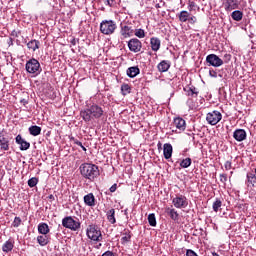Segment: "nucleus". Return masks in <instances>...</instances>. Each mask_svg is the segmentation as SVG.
<instances>
[{
    "label": "nucleus",
    "mask_w": 256,
    "mask_h": 256,
    "mask_svg": "<svg viewBox=\"0 0 256 256\" xmlns=\"http://www.w3.org/2000/svg\"><path fill=\"white\" fill-rule=\"evenodd\" d=\"M231 17L234 21H241V19H243V12L236 10L232 12Z\"/></svg>",
    "instance_id": "cd10ccee"
},
{
    "label": "nucleus",
    "mask_w": 256,
    "mask_h": 256,
    "mask_svg": "<svg viewBox=\"0 0 256 256\" xmlns=\"http://www.w3.org/2000/svg\"><path fill=\"white\" fill-rule=\"evenodd\" d=\"M148 223L151 227H155L157 225V219L155 218V214L148 215Z\"/></svg>",
    "instance_id": "c756f323"
},
{
    "label": "nucleus",
    "mask_w": 256,
    "mask_h": 256,
    "mask_svg": "<svg viewBox=\"0 0 256 256\" xmlns=\"http://www.w3.org/2000/svg\"><path fill=\"white\" fill-rule=\"evenodd\" d=\"M173 125L178 131H185V120L183 118H175Z\"/></svg>",
    "instance_id": "4468645a"
},
{
    "label": "nucleus",
    "mask_w": 256,
    "mask_h": 256,
    "mask_svg": "<svg viewBox=\"0 0 256 256\" xmlns=\"http://www.w3.org/2000/svg\"><path fill=\"white\" fill-rule=\"evenodd\" d=\"M158 71H160V73H165L167 71H169V67H171V64L169 63V61L167 60H163L158 64Z\"/></svg>",
    "instance_id": "2eb2a0df"
},
{
    "label": "nucleus",
    "mask_w": 256,
    "mask_h": 256,
    "mask_svg": "<svg viewBox=\"0 0 256 256\" xmlns=\"http://www.w3.org/2000/svg\"><path fill=\"white\" fill-rule=\"evenodd\" d=\"M135 35L139 39H143V38H145V30H143V29H136L135 30Z\"/></svg>",
    "instance_id": "473e14b6"
},
{
    "label": "nucleus",
    "mask_w": 256,
    "mask_h": 256,
    "mask_svg": "<svg viewBox=\"0 0 256 256\" xmlns=\"http://www.w3.org/2000/svg\"><path fill=\"white\" fill-rule=\"evenodd\" d=\"M221 119H223V115L219 111H212L206 116V121L209 125H217Z\"/></svg>",
    "instance_id": "0eeeda50"
},
{
    "label": "nucleus",
    "mask_w": 256,
    "mask_h": 256,
    "mask_svg": "<svg viewBox=\"0 0 256 256\" xmlns=\"http://www.w3.org/2000/svg\"><path fill=\"white\" fill-rule=\"evenodd\" d=\"M30 135H33V137H37V135H41V127L39 126H31L29 128Z\"/></svg>",
    "instance_id": "4be33fe9"
},
{
    "label": "nucleus",
    "mask_w": 256,
    "mask_h": 256,
    "mask_svg": "<svg viewBox=\"0 0 256 256\" xmlns=\"http://www.w3.org/2000/svg\"><path fill=\"white\" fill-rule=\"evenodd\" d=\"M121 91H122L123 95H127V93L131 92V87H129L128 84H123L121 86Z\"/></svg>",
    "instance_id": "72a5a7b5"
},
{
    "label": "nucleus",
    "mask_w": 256,
    "mask_h": 256,
    "mask_svg": "<svg viewBox=\"0 0 256 256\" xmlns=\"http://www.w3.org/2000/svg\"><path fill=\"white\" fill-rule=\"evenodd\" d=\"M63 227L66 229H71V231H77L81 227V223L73 219V217H66L62 220Z\"/></svg>",
    "instance_id": "423d86ee"
},
{
    "label": "nucleus",
    "mask_w": 256,
    "mask_h": 256,
    "mask_svg": "<svg viewBox=\"0 0 256 256\" xmlns=\"http://www.w3.org/2000/svg\"><path fill=\"white\" fill-rule=\"evenodd\" d=\"M128 47L133 53H139V51H141L142 44L139 39L133 38L128 42Z\"/></svg>",
    "instance_id": "9d476101"
},
{
    "label": "nucleus",
    "mask_w": 256,
    "mask_h": 256,
    "mask_svg": "<svg viewBox=\"0 0 256 256\" xmlns=\"http://www.w3.org/2000/svg\"><path fill=\"white\" fill-rule=\"evenodd\" d=\"M127 75L128 77H137V75H139V69L137 67H130L127 70Z\"/></svg>",
    "instance_id": "b1692460"
},
{
    "label": "nucleus",
    "mask_w": 256,
    "mask_h": 256,
    "mask_svg": "<svg viewBox=\"0 0 256 256\" xmlns=\"http://www.w3.org/2000/svg\"><path fill=\"white\" fill-rule=\"evenodd\" d=\"M84 121H91V119H99L103 116V108L98 105H92L80 113Z\"/></svg>",
    "instance_id": "f257e3e1"
},
{
    "label": "nucleus",
    "mask_w": 256,
    "mask_h": 256,
    "mask_svg": "<svg viewBox=\"0 0 256 256\" xmlns=\"http://www.w3.org/2000/svg\"><path fill=\"white\" fill-rule=\"evenodd\" d=\"M26 71L33 75H39L41 73V64L37 59L32 58L26 63Z\"/></svg>",
    "instance_id": "39448f33"
},
{
    "label": "nucleus",
    "mask_w": 256,
    "mask_h": 256,
    "mask_svg": "<svg viewBox=\"0 0 256 256\" xmlns=\"http://www.w3.org/2000/svg\"><path fill=\"white\" fill-rule=\"evenodd\" d=\"M37 183H39V180L35 177L28 180V185L30 187H35L37 185Z\"/></svg>",
    "instance_id": "c9c22d12"
},
{
    "label": "nucleus",
    "mask_w": 256,
    "mask_h": 256,
    "mask_svg": "<svg viewBox=\"0 0 256 256\" xmlns=\"http://www.w3.org/2000/svg\"><path fill=\"white\" fill-rule=\"evenodd\" d=\"M120 33H121L123 39H127L128 37L131 36V27H129V26H123V27L121 28Z\"/></svg>",
    "instance_id": "6ab92c4d"
},
{
    "label": "nucleus",
    "mask_w": 256,
    "mask_h": 256,
    "mask_svg": "<svg viewBox=\"0 0 256 256\" xmlns=\"http://www.w3.org/2000/svg\"><path fill=\"white\" fill-rule=\"evenodd\" d=\"M152 51H159L161 48V40L158 38H151L150 40Z\"/></svg>",
    "instance_id": "f3484780"
},
{
    "label": "nucleus",
    "mask_w": 256,
    "mask_h": 256,
    "mask_svg": "<svg viewBox=\"0 0 256 256\" xmlns=\"http://www.w3.org/2000/svg\"><path fill=\"white\" fill-rule=\"evenodd\" d=\"M172 203L176 209H185L189 202L187 201V197L183 195L176 196L173 198Z\"/></svg>",
    "instance_id": "6e6552de"
},
{
    "label": "nucleus",
    "mask_w": 256,
    "mask_h": 256,
    "mask_svg": "<svg viewBox=\"0 0 256 256\" xmlns=\"http://www.w3.org/2000/svg\"><path fill=\"white\" fill-rule=\"evenodd\" d=\"M39 45L40 43L37 40H31L27 43V47L30 49V51H37V49H39Z\"/></svg>",
    "instance_id": "412c9836"
},
{
    "label": "nucleus",
    "mask_w": 256,
    "mask_h": 256,
    "mask_svg": "<svg viewBox=\"0 0 256 256\" xmlns=\"http://www.w3.org/2000/svg\"><path fill=\"white\" fill-rule=\"evenodd\" d=\"M180 166L183 167V169H187V167H191V158H185L181 161Z\"/></svg>",
    "instance_id": "7c9ffc66"
},
{
    "label": "nucleus",
    "mask_w": 256,
    "mask_h": 256,
    "mask_svg": "<svg viewBox=\"0 0 256 256\" xmlns=\"http://www.w3.org/2000/svg\"><path fill=\"white\" fill-rule=\"evenodd\" d=\"M117 191V184H114L110 187V192L115 193Z\"/></svg>",
    "instance_id": "79ce46f5"
},
{
    "label": "nucleus",
    "mask_w": 256,
    "mask_h": 256,
    "mask_svg": "<svg viewBox=\"0 0 256 256\" xmlns=\"http://www.w3.org/2000/svg\"><path fill=\"white\" fill-rule=\"evenodd\" d=\"M12 225H13V227H19V225H21V218L20 217H15Z\"/></svg>",
    "instance_id": "e433bc0d"
},
{
    "label": "nucleus",
    "mask_w": 256,
    "mask_h": 256,
    "mask_svg": "<svg viewBox=\"0 0 256 256\" xmlns=\"http://www.w3.org/2000/svg\"><path fill=\"white\" fill-rule=\"evenodd\" d=\"M84 203L88 205V207H95V196L93 193L84 196Z\"/></svg>",
    "instance_id": "dca6fc26"
},
{
    "label": "nucleus",
    "mask_w": 256,
    "mask_h": 256,
    "mask_svg": "<svg viewBox=\"0 0 256 256\" xmlns=\"http://www.w3.org/2000/svg\"><path fill=\"white\" fill-rule=\"evenodd\" d=\"M107 219L110 223L115 224L116 223V220H115V209H110L108 212H107Z\"/></svg>",
    "instance_id": "a878e982"
},
{
    "label": "nucleus",
    "mask_w": 256,
    "mask_h": 256,
    "mask_svg": "<svg viewBox=\"0 0 256 256\" xmlns=\"http://www.w3.org/2000/svg\"><path fill=\"white\" fill-rule=\"evenodd\" d=\"M0 147L2 151H9V139L0 136Z\"/></svg>",
    "instance_id": "a211bd4d"
},
{
    "label": "nucleus",
    "mask_w": 256,
    "mask_h": 256,
    "mask_svg": "<svg viewBox=\"0 0 256 256\" xmlns=\"http://www.w3.org/2000/svg\"><path fill=\"white\" fill-rule=\"evenodd\" d=\"M209 75L210 77H217V72L210 70Z\"/></svg>",
    "instance_id": "a18cd8bd"
},
{
    "label": "nucleus",
    "mask_w": 256,
    "mask_h": 256,
    "mask_svg": "<svg viewBox=\"0 0 256 256\" xmlns=\"http://www.w3.org/2000/svg\"><path fill=\"white\" fill-rule=\"evenodd\" d=\"M169 214L171 219H173V221H177V219H179V214L177 213V211H175V209H171L169 211Z\"/></svg>",
    "instance_id": "f704fd0d"
},
{
    "label": "nucleus",
    "mask_w": 256,
    "mask_h": 256,
    "mask_svg": "<svg viewBox=\"0 0 256 256\" xmlns=\"http://www.w3.org/2000/svg\"><path fill=\"white\" fill-rule=\"evenodd\" d=\"M16 143L20 145L21 151H27L31 147V144L25 141L21 135L16 136Z\"/></svg>",
    "instance_id": "9b49d317"
},
{
    "label": "nucleus",
    "mask_w": 256,
    "mask_h": 256,
    "mask_svg": "<svg viewBox=\"0 0 256 256\" xmlns=\"http://www.w3.org/2000/svg\"><path fill=\"white\" fill-rule=\"evenodd\" d=\"M86 234L88 239H91V241H103V234L101 233V230L95 225L88 226Z\"/></svg>",
    "instance_id": "20e7f679"
},
{
    "label": "nucleus",
    "mask_w": 256,
    "mask_h": 256,
    "mask_svg": "<svg viewBox=\"0 0 256 256\" xmlns=\"http://www.w3.org/2000/svg\"><path fill=\"white\" fill-rule=\"evenodd\" d=\"M221 205H223V202H221V200L217 199L212 205L213 211H215V213H217V211H219V209H221Z\"/></svg>",
    "instance_id": "2f4dec72"
},
{
    "label": "nucleus",
    "mask_w": 256,
    "mask_h": 256,
    "mask_svg": "<svg viewBox=\"0 0 256 256\" xmlns=\"http://www.w3.org/2000/svg\"><path fill=\"white\" fill-rule=\"evenodd\" d=\"M38 231L41 235H47V233H49V225L46 223L39 224Z\"/></svg>",
    "instance_id": "5701e85b"
},
{
    "label": "nucleus",
    "mask_w": 256,
    "mask_h": 256,
    "mask_svg": "<svg viewBox=\"0 0 256 256\" xmlns=\"http://www.w3.org/2000/svg\"><path fill=\"white\" fill-rule=\"evenodd\" d=\"M220 179H221L222 183H225V181H227V175L221 174Z\"/></svg>",
    "instance_id": "37998d69"
},
{
    "label": "nucleus",
    "mask_w": 256,
    "mask_h": 256,
    "mask_svg": "<svg viewBox=\"0 0 256 256\" xmlns=\"http://www.w3.org/2000/svg\"><path fill=\"white\" fill-rule=\"evenodd\" d=\"M80 173L85 177V179H90V181H92V179L98 177L99 167H97L95 164H82L80 166Z\"/></svg>",
    "instance_id": "f03ea898"
},
{
    "label": "nucleus",
    "mask_w": 256,
    "mask_h": 256,
    "mask_svg": "<svg viewBox=\"0 0 256 256\" xmlns=\"http://www.w3.org/2000/svg\"><path fill=\"white\" fill-rule=\"evenodd\" d=\"M191 95H197V92H195V90H191Z\"/></svg>",
    "instance_id": "de8ad7c7"
},
{
    "label": "nucleus",
    "mask_w": 256,
    "mask_h": 256,
    "mask_svg": "<svg viewBox=\"0 0 256 256\" xmlns=\"http://www.w3.org/2000/svg\"><path fill=\"white\" fill-rule=\"evenodd\" d=\"M233 137L236 141H245V139H247V132H245V130L243 129L235 130L233 133Z\"/></svg>",
    "instance_id": "f8f14e48"
},
{
    "label": "nucleus",
    "mask_w": 256,
    "mask_h": 256,
    "mask_svg": "<svg viewBox=\"0 0 256 256\" xmlns=\"http://www.w3.org/2000/svg\"><path fill=\"white\" fill-rule=\"evenodd\" d=\"M224 167H225L226 171L231 170V162L230 161H226L225 164H224Z\"/></svg>",
    "instance_id": "58836bf2"
},
{
    "label": "nucleus",
    "mask_w": 256,
    "mask_h": 256,
    "mask_svg": "<svg viewBox=\"0 0 256 256\" xmlns=\"http://www.w3.org/2000/svg\"><path fill=\"white\" fill-rule=\"evenodd\" d=\"M188 19H189V12L187 11L180 12L179 21H181V23L187 22Z\"/></svg>",
    "instance_id": "c85d7f7f"
},
{
    "label": "nucleus",
    "mask_w": 256,
    "mask_h": 256,
    "mask_svg": "<svg viewBox=\"0 0 256 256\" xmlns=\"http://www.w3.org/2000/svg\"><path fill=\"white\" fill-rule=\"evenodd\" d=\"M248 179V186L251 185L252 187H256V175L253 173L247 174Z\"/></svg>",
    "instance_id": "393cba45"
},
{
    "label": "nucleus",
    "mask_w": 256,
    "mask_h": 256,
    "mask_svg": "<svg viewBox=\"0 0 256 256\" xmlns=\"http://www.w3.org/2000/svg\"><path fill=\"white\" fill-rule=\"evenodd\" d=\"M186 256H197V253H195L193 250H187Z\"/></svg>",
    "instance_id": "ea45409f"
},
{
    "label": "nucleus",
    "mask_w": 256,
    "mask_h": 256,
    "mask_svg": "<svg viewBox=\"0 0 256 256\" xmlns=\"http://www.w3.org/2000/svg\"><path fill=\"white\" fill-rule=\"evenodd\" d=\"M130 239H131V236H130V235H126V236L122 237L123 243L129 242Z\"/></svg>",
    "instance_id": "a19ab883"
},
{
    "label": "nucleus",
    "mask_w": 256,
    "mask_h": 256,
    "mask_svg": "<svg viewBox=\"0 0 256 256\" xmlns=\"http://www.w3.org/2000/svg\"><path fill=\"white\" fill-rule=\"evenodd\" d=\"M226 57L228 60L231 59V55H229V54H226Z\"/></svg>",
    "instance_id": "09e8293b"
},
{
    "label": "nucleus",
    "mask_w": 256,
    "mask_h": 256,
    "mask_svg": "<svg viewBox=\"0 0 256 256\" xmlns=\"http://www.w3.org/2000/svg\"><path fill=\"white\" fill-rule=\"evenodd\" d=\"M197 22V18L195 16H188V23H191L193 25V23Z\"/></svg>",
    "instance_id": "4c0bfd02"
},
{
    "label": "nucleus",
    "mask_w": 256,
    "mask_h": 256,
    "mask_svg": "<svg viewBox=\"0 0 256 256\" xmlns=\"http://www.w3.org/2000/svg\"><path fill=\"white\" fill-rule=\"evenodd\" d=\"M76 145H79V146L83 149V151L86 150L81 142L77 141V142H76Z\"/></svg>",
    "instance_id": "49530a36"
},
{
    "label": "nucleus",
    "mask_w": 256,
    "mask_h": 256,
    "mask_svg": "<svg viewBox=\"0 0 256 256\" xmlns=\"http://www.w3.org/2000/svg\"><path fill=\"white\" fill-rule=\"evenodd\" d=\"M117 29V24L113 20H103L100 23V32L103 35H113Z\"/></svg>",
    "instance_id": "7ed1b4c3"
},
{
    "label": "nucleus",
    "mask_w": 256,
    "mask_h": 256,
    "mask_svg": "<svg viewBox=\"0 0 256 256\" xmlns=\"http://www.w3.org/2000/svg\"><path fill=\"white\" fill-rule=\"evenodd\" d=\"M2 250L4 251V253H9V251H13V242L6 241L2 246Z\"/></svg>",
    "instance_id": "bb28decb"
},
{
    "label": "nucleus",
    "mask_w": 256,
    "mask_h": 256,
    "mask_svg": "<svg viewBox=\"0 0 256 256\" xmlns=\"http://www.w3.org/2000/svg\"><path fill=\"white\" fill-rule=\"evenodd\" d=\"M102 256H115V255L113 254V252L107 251Z\"/></svg>",
    "instance_id": "c03bdc74"
},
{
    "label": "nucleus",
    "mask_w": 256,
    "mask_h": 256,
    "mask_svg": "<svg viewBox=\"0 0 256 256\" xmlns=\"http://www.w3.org/2000/svg\"><path fill=\"white\" fill-rule=\"evenodd\" d=\"M37 242L39 243V245H41L42 247H45V245H47L49 243V237H47V234L41 235L37 237Z\"/></svg>",
    "instance_id": "aec40b11"
},
{
    "label": "nucleus",
    "mask_w": 256,
    "mask_h": 256,
    "mask_svg": "<svg viewBox=\"0 0 256 256\" xmlns=\"http://www.w3.org/2000/svg\"><path fill=\"white\" fill-rule=\"evenodd\" d=\"M163 153H164L165 159H171L173 155V146L169 143L164 144Z\"/></svg>",
    "instance_id": "ddd939ff"
},
{
    "label": "nucleus",
    "mask_w": 256,
    "mask_h": 256,
    "mask_svg": "<svg viewBox=\"0 0 256 256\" xmlns=\"http://www.w3.org/2000/svg\"><path fill=\"white\" fill-rule=\"evenodd\" d=\"M206 63H209L211 67H221V65H223V60L215 54H209L206 57Z\"/></svg>",
    "instance_id": "1a4fd4ad"
}]
</instances>
